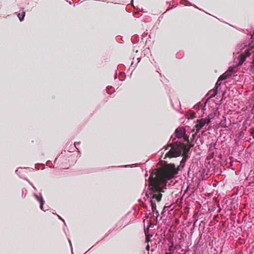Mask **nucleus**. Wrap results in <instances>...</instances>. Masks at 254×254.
<instances>
[{
    "label": "nucleus",
    "mask_w": 254,
    "mask_h": 254,
    "mask_svg": "<svg viewBox=\"0 0 254 254\" xmlns=\"http://www.w3.org/2000/svg\"><path fill=\"white\" fill-rule=\"evenodd\" d=\"M232 73V69L228 70L219 77V80H223L231 76Z\"/></svg>",
    "instance_id": "423d86ee"
},
{
    "label": "nucleus",
    "mask_w": 254,
    "mask_h": 254,
    "mask_svg": "<svg viewBox=\"0 0 254 254\" xmlns=\"http://www.w3.org/2000/svg\"><path fill=\"white\" fill-rule=\"evenodd\" d=\"M178 172V169L176 168L174 164H167L161 170L152 174L149 177V190L146 193V196L149 199L153 213L158 214L155 201L161 200L162 196L161 192H163L166 189L167 181L174 178Z\"/></svg>",
    "instance_id": "f257e3e1"
},
{
    "label": "nucleus",
    "mask_w": 254,
    "mask_h": 254,
    "mask_svg": "<svg viewBox=\"0 0 254 254\" xmlns=\"http://www.w3.org/2000/svg\"><path fill=\"white\" fill-rule=\"evenodd\" d=\"M186 133L185 128L184 127H179L175 130V136L178 138L182 137Z\"/></svg>",
    "instance_id": "39448f33"
},
{
    "label": "nucleus",
    "mask_w": 254,
    "mask_h": 254,
    "mask_svg": "<svg viewBox=\"0 0 254 254\" xmlns=\"http://www.w3.org/2000/svg\"><path fill=\"white\" fill-rule=\"evenodd\" d=\"M32 187L35 190H36V188L34 186L32 185Z\"/></svg>",
    "instance_id": "4be33fe9"
},
{
    "label": "nucleus",
    "mask_w": 254,
    "mask_h": 254,
    "mask_svg": "<svg viewBox=\"0 0 254 254\" xmlns=\"http://www.w3.org/2000/svg\"><path fill=\"white\" fill-rule=\"evenodd\" d=\"M18 170H16V171H15V172H16L17 174H18Z\"/></svg>",
    "instance_id": "5701e85b"
},
{
    "label": "nucleus",
    "mask_w": 254,
    "mask_h": 254,
    "mask_svg": "<svg viewBox=\"0 0 254 254\" xmlns=\"http://www.w3.org/2000/svg\"><path fill=\"white\" fill-rule=\"evenodd\" d=\"M254 131V130L251 129V134L253 133Z\"/></svg>",
    "instance_id": "aec40b11"
},
{
    "label": "nucleus",
    "mask_w": 254,
    "mask_h": 254,
    "mask_svg": "<svg viewBox=\"0 0 254 254\" xmlns=\"http://www.w3.org/2000/svg\"><path fill=\"white\" fill-rule=\"evenodd\" d=\"M206 120V123L209 124L211 122V118L210 116H208V118L205 119Z\"/></svg>",
    "instance_id": "f8f14e48"
},
{
    "label": "nucleus",
    "mask_w": 254,
    "mask_h": 254,
    "mask_svg": "<svg viewBox=\"0 0 254 254\" xmlns=\"http://www.w3.org/2000/svg\"><path fill=\"white\" fill-rule=\"evenodd\" d=\"M143 206L145 208H146L147 207V206L146 205H145L144 204H143Z\"/></svg>",
    "instance_id": "6ab92c4d"
},
{
    "label": "nucleus",
    "mask_w": 254,
    "mask_h": 254,
    "mask_svg": "<svg viewBox=\"0 0 254 254\" xmlns=\"http://www.w3.org/2000/svg\"><path fill=\"white\" fill-rule=\"evenodd\" d=\"M221 81V80H219V78H218V80H217V82H216V87H217V86H218V85H220V84H221V82H220V81Z\"/></svg>",
    "instance_id": "ddd939ff"
},
{
    "label": "nucleus",
    "mask_w": 254,
    "mask_h": 254,
    "mask_svg": "<svg viewBox=\"0 0 254 254\" xmlns=\"http://www.w3.org/2000/svg\"><path fill=\"white\" fill-rule=\"evenodd\" d=\"M113 90V89L112 87H107V89H106V90H107V93L109 94H111V92H110V90Z\"/></svg>",
    "instance_id": "9b49d317"
},
{
    "label": "nucleus",
    "mask_w": 254,
    "mask_h": 254,
    "mask_svg": "<svg viewBox=\"0 0 254 254\" xmlns=\"http://www.w3.org/2000/svg\"><path fill=\"white\" fill-rule=\"evenodd\" d=\"M34 196L35 197H36V199L38 201H40V208L42 209V210H43V204H44V199H43L42 197H41L40 198L38 195L37 194H34Z\"/></svg>",
    "instance_id": "6e6552de"
},
{
    "label": "nucleus",
    "mask_w": 254,
    "mask_h": 254,
    "mask_svg": "<svg viewBox=\"0 0 254 254\" xmlns=\"http://www.w3.org/2000/svg\"><path fill=\"white\" fill-rule=\"evenodd\" d=\"M190 149V147L184 143H176L171 148L170 150L165 155V156L176 157L180 156L182 153L183 158L180 162V166H184L186 161V156Z\"/></svg>",
    "instance_id": "f03ea898"
},
{
    "label": "nucleus",
    "mask_w": 254,
    "mask_h": 254,
    "mask_svg": "<svg viewBox=\"0 0 254 254\" xmlns=\"http://www.w3.org/2000/svg\"><path fill=\"white\" fill-rule=\"evenodd\" d=\"M79 143H80L79 142H75V143H74V146H75V147H76V145H79Z\"/></svg>",
    "instance_id": "dca6fc26"
},
{
    "label": "nucleus",
    "mask_w": 254,
    "mask_h": 254,
    "mask_svg": "<svg viewBox=\"0 0 254 254\" xmlns=\"http://www.w3.org/2000/svg\"><path fill=\"white\" fill-rule=\"evenodd\" d=\"M58 216L59 218L61 220H62L63 221H64V219H62V218H61L59 215H58Z\"/></svg>",
    "instance_id": "f3484780"
},
{
    "label": "nucleus",
    "mask_w": 254,
    "mask_h": 254,
    "mask_svg": "<svg viewBox=\"0 0 254 254\" xmlns=\"http://www.w3.org/2000/svg\"><path fill=\"white\" fill-rule=\"evenodd\" d=\"M25 14V12L22 11L21 12H20L17 14V16L21 21H22L24 19Z\"/></svg>",
    "instance_id": "9d476101"
},
{
    "label": "nucleus",
    "mask_w": 254,
    "mask_h": 254,
    "mask_svg": "<svg viewBox=\"0 0 254 254\" xmlns=\"http://www.w3.org/2000/svg\"><path fill=\"white\" fill-rule=\"evenodd\" d=\"M217 93V87H216L215 89L210 90L209 92V94L210 95V97H214Z\"/></svg>",
    "instance_id": "1a4fd4ad"
},
{
    "label": "nucleus",
    "mask_w": 254,
    "mask_h": 254,
    "mask_svg": "<svg viewBox=\"0 0 254 254\" xmlns=\"http://www.w3.org/2000/svg\"><path fill=\"white\" fill-rule=\"evenodd\" d=\"M252 67H253V68L254 69V56L253 60V62H252Z\"/></svg>",
    "instance_id": "4468645a"
},
{
    "label": "nucleus",
    "mask_w": 254,
    "mask_h": 254,
    "mask_svg": "<svg viewBox=\"0 0 254 254\" xmlns=\"http://www.w3.org/2000/svg\"><path fill=\"white\" fill-rule=\"evenodd\" d=\"M68 241H69V244H70V246H71V242H70V241L69 240Z\"/></svg>",
    "instance_id": "412c9836"
},
{
    "label": "nucleus",
    "mask_w": 254,
    "mask_h": 254,
    "mask_svg": "<svg viewBox=\"0 0 254 254\" xmlns=\"http://www.w3.org/2000/svg\"><path fill=\"white\" fill-rule=\"evenodd\" d=\"M226 122H227V121H226V118L224 117H223V119L221 120V122L219 123L220 127H224V128L228 127V126H227Z\"/></svg>",
    "instance_id": "0eeeda50"
},
{
    "label": "nucleus",
    "mask_w": 254,
    "mask_h": 254,
    "mask_svg": "<svg viewBox=\"0 0 254 254\" xmlns=\"http://www.w3.org/2000/svg\"><path fill=\"white\" fill-rule=\"evenodd\" d=\"M145 235H146V241H149V237L147 236L146 233L145 232Z\"/></svg>",
    "instance_id": "2eb2a0df"
},
{
    "label": "nucleus",
    "mask_w": 254,
    "mask_h": 254,
    "mask_svg": "<svg viewBox=\"0 0 254 254\" xmlns=\"http://www.w3.org/2000/svg\"><path fill=\"white\" fill-rule=\"evenodd\" d=\"M149 245H148L147 246V247H146V250H149Z\"/></svg>",
    "instance_id": "a211bd4d"
},
{
    "label": "nucleus",
    "mask_w": 254,
    "mask_h": 254,
    "mask_svg": "<svg viewBox=\"0 0 254 254\" xmlns=\"http://www.w3.org/2000/svg\"><path fill=\"white\" fill-rule=\"evenodd\" d=\"M251 54V50L249 49H247L244 53L241 54L240 55H239L238 59V60L239 61L238 65H242L244 62V61L246 60L247 57H249Z\"/></svg>",
    "instance_id": "20e7f679"
},
{
    "label": "nucleus",
    "mask_w": 254,
    "mask_h": 254,
    "mask_svg": "<svg viewBox=\"0 0 254 254\" xmlns=\"http://www.w3.org/2000/svg\"><path fill=\"white\" fill-rule=\"evenodd\" d=\"M206 124V119H201L200 120H197L196 122V124L193 128V129L195 130V133H198Z\"/></svg>",
    "instance_id": "7ed1b4c3"
}]
</instances>
